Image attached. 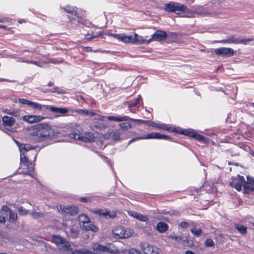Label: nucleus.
I'll return each mask as SVG.
<instances>
[{"instance_id":"7ed1b4c3","label":"nucleus","mask_w":254,"mask_h":254,"mask_svg":"<svg viewBox=\"0 0 254 254\" xmlns=\"http://www.w3.org/2000/svg\"><path fill=\"white\" fill-rule=\"evenodd\" d=\"M123 131L121 129H113L106 133L104 135L98 134L96 136V144L99 145L98 142L100 144V147L102 148L104 144V140L109 138L112 139L114 141H119L121 139V134H122Z\"/></svg>"},{"instance_id":"c9c22d12","label":"nucleus","mask_w":254,"mask_h":254,"mask_svg":"<svg viewBox=\"0 0 254 254\" xmlns=\"http://www.w3.org/2000/svg\"><path fill=\"white\" fill-rule=\"evenodd\" d=\"M190 232L194 236L197 237L201 236L202 233L201 229H198L196 227H193L191 229Z\"/></svg>"},{"instance_id":"de8ad7c7","label":"nucleus","mask_w":254,"mask_h":254,"mask_svg":"<svg viewBox=\"0 0 254 254\" xmlns=\"http://www.w3.org/2000/svg\"><path fill=\"white\" fill-rule=\"evenodd\" d=\"M4 113L7 114H8V115H12V116H15V117L17 116L18 115V112H9L7 110H6L4 111Z\"/></svg>"},{"instance_id":"a211bd4d","label":"nucleus","mask_w":254,"mask_h":254,"mask_svg":"<svg viewBox=\"0 0 254 254\" xmlns=\"http://www.w3.org/2000/svg\"><path fill=\"white\" fill-rule=\"evenodd\" d=\"M96 128H103L107 126V120L105 117L96 114Z\"/></svg>"},{"instance_id":"680f3d73","label":"nucleus","mask_w":254,"mask_h":254,"mask_svg":"<svg viewBox=\"0 0 254 254\" xmlns=\"http://www.w3.org/2000/svg\"><path fill=\"white\" fill-rule=\"evenodd\" d=\"M32 64H35V65H36L37 66H40V67H42L43 66L42 64H40L39 62H37V61L33 62V63H32Z\"/></svg>"},{"instance_id":"69168bd1","label":"nucleus","mask_w":254,"mask_h":254,"mask_svg":"<svg viewBox=\"0 0 254 254\" xmlns=\"http://www.w3.org/2000/svg\"><path fill=\"white\" fill-rule=\"evenodd\" d=\"M103 35V33L101 31L96 32V37L102 36Z\"/></svg>"},{"instance_id":"a19ab883","label":"nucleus","mask_w":254,"mask_h":254,"mask_svg":"<svg viewBox=\"0 0 254 254\" xmlns=\"http://www.w3.org/2000/svg\"><path fill=\"white\" fill-rule=\"evenodd\" d=\"M17 211L19 215L22 216H25L29 213V211L23 208L22 206L18 207L17 208Z\"/></svg>"},{"instance_id":"aec40b11","label":"nucleus","mask_w":254,"mask_h":254,"mask_svg":"<svg viewBox=\"0 0 254 254\" xmlns=\"http://www.w3.org/2000/svg\"><path fill=\"white\" fill-rule=\"evenodd\" d=\"M144 139H169V137L168 136L162 134L157 132H151L144 135Z\"/></svg>"},{"instance_id":"f257e3e1","label":"nucleus","mask_w":254,"mask_h":254,"mask_svg":"<svg viewBox=\"0 0 254 254\" xmlns=\"http://www.w3.org/2000/svg\"><path fill=\"white\" fill-rule=\"evenodd\" d=\"M37 126V130L34 132L33 137L34 139L37 142L45 140L49 137L56 135V134H60L62 135L59 132V131H62L61 130L66 132L65 127H60L57 131L55 132L54 130L48 124H41Z\"/></svg>"},{"instance_id":"79ce46f5","label":"nucleus","mask_w":254,"mask_h":254,"mask_svg":"<svg viewBox=\"0 0 254 254\" xmlns=\"http://www.w3.org/2000/svg\"><path fill=\"white\" fill-rule=\"evenodd\" d=\"M120 127L122 129L127 130L130 129L132 127L131 125L128 123H123L120 124Z\"/></svg>"},{"instance_id":"39448f33","label":"nucleus","mask_w":254,"mask_h":254,"mask_svg":"<svg viewBox=\"0 0 254 254\" xmlns=\"http://www.w3.org/2000/svg\"><path fill=\"white\" fill-rule=\"evenodd\" d=\"M254 41L253 38H247L244 39H240L237 38L235 36L231 35L227 37L225 39L218 41V43H221L223 44H242L244 45H247L249 42Z\"/></svg>"},{"instance_id":"3c124183","label":"nucleus","mask_w":254,"mask_h":254,"mask_svg":"<svg viewBox=\"0 0 254 254\" xmlns=\"http://www.w3.org/2000/svg\"><path fill=\"white\" fill-rule=\"evenodd\" d=\"M107 34L111 37H113L117 39V40H119L120 34H114V33H108Z\"/></svg>"},{"instance_id":"4468645a","label":"nucleus","mask_w":254,"mask_h":254,"mask_svg":"<svg viewBox=\"0 0 254 254\" xmlns=\"http://www.w3.org/2000/svg\"><path fill=\"white\" fill-rule=\"evenodd\" d=\"M166 37V33L165 31L157 30L152 35L151 38L146 42V44L149 43L152 40L159 41L164 40Z\"/></svg>"},{"instance_id":"5fc2aeb1","label":"nucleus","mask_w":254,"mask_h":254,"mask_svg":"<svg viewBox=\"0 0 254 254\" xmlns=\"http://www.w3.org/2000/svg\"><path fill=\"white\" fill-rule=\"evenodd\" d=\"M180 226L183 228H187L189 226V223L186 222H183L180 224Z\"/></svg>"},{"instance_id":"393cba45","label":"nucleus","mask_w":254,"mask_h":254,"mask_svg":"<svg viewBox=\"0 0 254 254\" xmlns=\"http://www.w3.org/2000/svg\"><path fill=\"white\" fill-rule=\"evenodd\" d=\"M96 214H99L100 215H103L106 217L114 218L116 217V213L114 212H109L106 210L100 209L96 210Z\"/></svg>"},{"instance_id":"1a4fd4ad","label":"nucleus","mask_w":254,"mask_h":254,"mask_svg":"<svg viewBox=\"0 0 254 254\" xmlns=\"http://www.w3.org/2000/svg\"><path fill=\"white\" fill-rule=\"evenodd\" d=\"M146 124H147L149 126L153 127L163 130H166L170 131L179 132L178 130H176L175 128H174L173 127H170L169 125H168L164 124H157L150 121H147L146 122Z\"/></svg>"},{"instance_id":"37998d69","label":"nucleus","mask_w":254,"mask_h":254,"mask_svg":"<svg viewBox=\"0 0 254 254\" xmlns=\"http://www.w3.org/2000/svg\"><path fill=\"white\" fill-rule=\"evenodd\" d=\"M9 218L10 220L16 221L17 219V214L16 213L13 212L11 210H9Z\"/></svg>"},{"instance_id":"13d9d810","label":"nucleus","mask_w":254,"mask_h":254,"mask_svg":"<svg viewBox=\"0 0 254 254\" xmlns=\"http://www.w3.org/2000/svg\"><path fill=\"white\" fill-rule=\"evenodd\" d=\"M98 155H99V157H100L101 159H103V160L104 161H105V162H107V161H108V158H107V157L104 156V155H101V154H99V153H98Z\"/></svg>"},{"instance_id":"2eb2a0df","label":"nucleus","mask_w":254,"mask_h":254,"mask_svg":"<svg viewBox=\"0 0 254 254\" xmlns=\"http://www.w3.org/2000/svg\"><path fill=\"white\" fill-rule=\"evenodd\" d=\"M45 118L41 116L36 115H26L22 117V120L30 124H33L37 122H39Z\"/></svg>"},{"instance_id":"864d4df0","label":"nucleus","mask_w":254,"mask_h":254,"mask_svg":"<svg viewBox=\"0 0 254 254\" xmlns=\"http://www.w3.org/2000/svg\"><path fill=\"white\" fill-rule=\"evenodd\" d=\"M5 217L2 214L1 212L0 213V223H4L5 222Z\"/></svg>"},{"instance_id":"4c0bfd02","label":"nucleus","mask_w":254,"mask_h":254,"mask_svg":"<svg viewBox=\"0 0 254 254\" xmlns=\"http://www.w3.org/2000/svg\"><path fill=\"white\" fill-rule=\"evenodd\" d=\"M30 215L34 219H38L41 217H43L45 215L42 212H36L34 211L31 212Z\"/></svg>"},{"instance_id":"338daca9","label":"nucleus","mask_w":254,"mask_h":254,"mask_svg":"<svg viewBox=\"0 0 254 254\" xmlns=\"http://www.w3.org/2000/svg\"><path fill=\"white\" fill-rule=\"evenodd\" d=\"M84 254H95L89 250L85 249V253Z\"/></svg>"},{"instance_id":"58836bf2","label":"nucleus","mask_w":254,"mask_h":254,"mask_svg":"<svg viewBox=\"0 0 254 254\" xmlns=\"http://www.w3.org/2000/svg\"><path fill=\"white\" fill-rule=\"evenodd\" d=\"M89 220V219L87 215H85L84 214H81L78 217L79 222L80 223H82V224L86 223L87 221H88Z\"/></svg>"},{"instance_id":"c03bdc74","label":"nucleus","mask_w":254,"mask_h":254,"mask_svg":"<svg viewBox=\"0 0 254 254\" xmlns=\"http://www.w3.org/2000/svg\"><path fill=\"white\" fill-rule=\"evenodd\" d=\"M205 245L206 247H213L214 245V242L211 239H207L205 241Z\"/></svg>"},{"instance_id":"473e14b6","label":"nucleus","mask_w":254,"mask_h":254,"mask_svg":"<svg viewBox=\"0 0 254 254\" xmlns=\"http://www.w3.org/2000/svg\"><path fill=\"white\" fill-rule=\"evenodd\" d=\"M156 229L160 233H164L168 229V225L164 222H159L157 224Z\"/></svg>"},{"instance_id":"dca6fc26","label":"nucleus","mask_w":254,"mask_h":254,"mask_svg":"<svg viewBox=\"0 0 254 254\" xmlns=\"http://www.w3.org/2000/svg\"><path fill=\"white\" fill-rule=\"evenodd\" d=\"M43 108L50 110L51 112L60 115H64L69 112L68 109L65 108H58L50 106H43Z\"/></svg>"},{"instance_id":"a18cd8bd","label":"nucleus","mask_w":254,"mask_h":254,"mask_svg":"<svg viewBox=\"0 0 254 254\" xmlns=\"http://www.w3.org/2000/svg\"><path fill=\"white\" fill-rule=\"evenodd\" d=\"M85 251L84 249L74 250L72 251V254H84Z\"/></svg>"},{"instance_id":"c85d7f7f","label":"nucleus","mask_w":254,"mask_h":254,"mask_svg":"<svg viewBox=\"0 0 254 254\" xmlns=\"http://www.w3.org/2000/svg\"><path fill=\"white\" fill-rule=\"evenodd\" d=\"M253 191H254V184L246 183L245 181L244 184V193H249Z\"/></svg>"},{"instance_id":"cd10ccee","label":"nucleus","mask_w":254,"mask_h":254,"mask_svg":"<svg viewBox=\"0 0 254 254\" xmlns=\"http://www.w3.org/2000/svg\"><path fill=\"white\" fill-rule=\"evenodd\" d=\"M16 143L17 144V145H18V146L19 148V150L20 151V154H21L22 155V150H25L26 151H27L28 150L34 149V147H33L32 146L30 145L29 144L20 143L19 142H18L17 141H16Z\"/></svg>"},{"instance_id":"20e7f679","label":"nucleus","mask_w":254,"mask_h":254,"mask_svg":"<svg viewBox=\"0 0 254 254\" xmlns=\"http://www.w3.org/2000/svg\"><path fill=\"white\" fill-rule=\"evenodd\" d=\"M113 237L115 239H127L130 237L133 233L132 230L122 226H118L113 231Z\"/></svg>"},{"instance_id":"9d476101","label":"nucleus","mask_w":254,"mask_h":254,"mask_svg":"<svg viewBox=\"0 0 254 254\" xmlns=\"http://www.w3.org/2000/svg\"><path fill=\"white\" fill-rule=\"evenodd\" d=\"M181 134H184L190 137L194 138L198 141H204L205 137L200 134L195 133L192 129H182L179 132Z\"/></svg>"},{"instance_id":"f704fd0d","label":"nucleus","mask_w":254,"mask_h":254,"mask_svg":"<svg viewBox=\"0 0 254 254\" xmlns=\"http://www.w3.org/2000/svg\"><path fill=\"white\" fill-rule=\"evenodd\" d=\"M77 112L80 114L84 115L86 116H94L95 113L94 112L90 111L88 110L80 109L77 111Z\"/></svg>"},{"instance_id":"f8f14e48","label":"nucleus","mask_w":254,"mask_h":254,"mask_svg":"<svg viewBox=\"0 0 254 254\" xmlns=\"http://www.w3.org/2000/svg\"><path fill=\"white\" fill-rule=\"evenodd\" d=\"M58 210L61 213H65L69 214L70 215H73L77 212V208L74 206H63L59 205L57 207Z\"/></svg>"},{"instance_id":"6ab92c4d","label":"nucleus","mask_w":254,"mask_h":254,"mask_svg":"<svg viewBox=\"0 0 254 254\" xmlns=\"http://www.w3.org/2000/svg\"><path fill=\"white\" fill-rule=\"evenodd\" d=\"M128 214L132 217L135 218L142 222H147L149 219L147 216L142 215L135 211H129L127 212Z\"/></svg>"},{"instance_id":"b1692460","label":"nucleus","mask_w":254,"mask_h":254,"mask_svg":"<svg viewBox=\"0 0 254 254\" xmlns=\"http://www.w3.org/2000/svg\"><path fill=\"white\" fill-rule=\"evenodd\" d=\"M140 246L142 251L145 254H151L155 247L146 243H141Z\"/></svg>"},{"instance_id":"6e6d98bb","label":"nucleus","mask_w":254,"mask_h":254,"mask_svg":"<svg viewBox=\"0 0 254 254\" xmlns=\"http://www.w3.org/2000/svg\"><path fill=\"white\" fill-rule=\"evenodd\" d=\"M186 12H188V15H187V17H192L193 13H195V12H193V11H189V10L186 11ZM196 13L198 14V12H196Z\"/></svg>"},{"instance_id":"72a5a7b5","label":"nucleus","mask_w":254,"mask_h":254,"mask_svg":"<svg viewBox=\"0 0 254 254\" xmlns=\"http://www.w3.org/2000/svg\"><path fill=\"white\" fill-rule=\"evenodd\" d=\"M81 227H82L83 229H84L86 231L91 230L92 232H94V226L91 223L89 220L82 224V225H81Z\"/></svg>"},{"instance_id":"a878e982","label":"nucleus","mask_w":254,"mask_h":254,"mask_svg":"<svg viewBox=\"0 0 254 254\" xmlns=\"http://www.w3.org/2000/svg\"><path fill=\"white\" fill-rule=\"evenodd\" d=\"M168 238L175 240L178 242H182L184 245H187L188 246H190L191 244H190L189 241L187 238L184 239L180 236H176L175 235H170L168 237Z\"/></svg>"},{"instance_id":"412c9836","label":"nucleus","mask_w":254,"mask_h":254,"mask_svg":"<svg viewBox=\"0 0 254 254\" xmlns=\"http://www.w3.org/2000/svg\"><path fill=\"white\" fill-rule=\"evenodd\" d=\"M2 125L5 127H11L15 123V120L11 117L4 116L2 118Z\"/></svg>"},{"instance_id":"7c9ffc66","label":"nucleus","mask_w":254,"mask_h":254,"mask_svg":"<svg viewBox=\"0 0 254 254\" xmlns=\"http://www.w3.org/2000/svg\"><path fill=\"white\" fill-rule=\"evenodd\" d=\"M141 99V96H139V97L131 101L130 103L128 105V108L130 112L134 113V111L135 110V109H134V107L136 106V105L138 104L139 101Z\"/></svg>"},{"instance_id":"603ef678","label":"nucleus","mask_w":254,"mask_h":254,"mask_svg":"<svg viewBox=\"0 0 254 254\" xmlns=\"http://www.w3.org/2000/svg\"><path fill=\"white\" fill-rule=\"evenodd\" d=\"M129 254H141L139 251L134 249H131L129 251Z\"/></svg>"},{"instance_id":"0e129e2a","label":"nucleus","mask_w":254,"mask_h":254,"mask_svg":"<svg viewBox=\"0 0 254 254\" xmlns=\"http://www.w3.org/2000/svg\"><path fill=\"white\" fill-rule=\"evenodd\" d=\"M3 211H8L9 212V210H10L6 206H4L2 208Z\"/></svg>"},{"instance_id":"4be33fe9","label":"nucleus","mask_w":254,"mask_h":254,"mask_svg":"<svg viewBox=\"0 0 254 254\" xmlns=\"http://www.w3.org/2000/svg\"><path fill=\"white\" fill-rule=\"evenodd\" d=\"M20 162L22 165L25 166L27 169H28L30 172L33 171L34 166L32 163L29 161L28 157L24 156L23 158L21 154L20 156Z\"/></svg>"},{"instance_id":"0eeeda50","label":"nucleus","mask_w":254,"mask_h":254,"mask_svg":"<svg viewBox=\"0 0 254 254\" xmlns=\"http://www.w3.org/2000/svg\"><path fill=\"white\" fill-rule=\"evenodd\" d=\"M164 10L167 12L179 13L180 11H186V7L181 3L172 1L165 4Z\"/></svg>"},{"instance_id":"ddd939ff","label":"nucleus","mask_w":254,"mask_h":254,"mask_svg":"<svg viewBox=\"0 0 254 254\" xmlns=\"http://www.w3.org/2000/svg\"><path fill=\"white\" fill-rule=\"evenodd\" d=\"M18 101L21 104L27 105L31 108L38 111H41L43 109V106L41 104L33 102L25 99H19Z\"/></svg>"},{"instance_id":"6e6552de","label":"nucleus","mask_w":254,"mask_h":254,"mask_svg":"<svg viewBox=\"0 0 254 254\" xmlns=\"http://www.w3.org/2000/svg\"><path fill=\"white\" fill-rule=\"evenodd\" d=\"M245 183V180L244 177L238 175L236 177L232 178V181L230 183V185L237 190L241 191Z\"/></svg>"},{"instance_id":"09e8293b","label":"nucleus","mask_w":254,"mask_h":254,"mask_svg":"<svg viewBox=\"0 0 254 254\" xmlns=\"http://www.w3.org/2000/svg\"><path fill=\"white\" fill-rule=\"evenodd\" d=\"M151 254H163L161 251L158 248L155 247Z\"/></svg>"},{"instance_id":"423d86ee","label":"nucleus","mask_w":254,"mask_h":254,"mask_svg":"<svg viewBox=\"0 0 254 254\" xmlns=\"http://www.w3.org/2000/svg\"><path fill=\"white\" fill-rule=\"evenodd\" d=\"M52 239L54 243L59 249L63 251H67L70 248L69 243L60 235H53Z\"/></svg>"},{"instance_id":"ea45409f","label":"nucleus","mask_w":254,"mask_h":254,"mask_svg":"<svg viewBox=\"0 0 254 254\" xmlns=\"http://www.w3.org/2000/svg\"><path fill=\"white\" fill-rule=\"evenodd\" d=\"M78 235V231L77 229L75 228H71L70 229V233L69 235L71 237L73 238H77Z\"/></svg>"},{"instance_id":"49530a36","label":"nucleus","mask_w":254,"mask_h":254,"mask_svg":"<svg viewBox=\"0 0 254 254\" xmlns=\"http://www.w3.org/2000/svg\"><path fill=\"white\" fill-rule=\"evenodd\" d=\"M129 120L131 121H133L137 122L139 124H146V122L147 121L143 120H140V119H135L133 118H130L129 117Z\"/></svg>"},{"instance_id":"bf43d9fd","label":"nucleus","mask_w":254,"mask_h":254,"mask_svg":"<svg viewBox=\"0 0 254 254\" xmlns=\"http://www.w3.org/2000/svg\"><path fill=\"white\" fill-rule=\"evenodd\" d=\"M247 182L246 183H253L254 184V179L252 178H250L249 176L247 177Z\"/></svg>"},{"instance_id":"e2e57ef3","label":"nucleus","mask_w":254,"mask_h":254,"mask_svg":"<svg viewBox=\"0 0 254 254\" xmlns=\"http://www.w3.org/2000/svg\"><path fill=\"white\" fill-rule=\"evenodd\" d=\"M79 199H80V201L83 202H87V198L86 197H80Z\"/></svg>"},{"instance_id":"774afa93","label":"nucleus","mask_w":254,"mask_h":254,"mask_svg":"<svg viewBox=\"0 0 254 254\" xmlns=\"http://www.w3.org/2000/svg\"><path fill=\"white\" fill-rule=\"evenodd\" d=\"M185 254H195L193 252L188 250L186 251Z\"/></svg>"},{"instance_id":"2f4dec72","label":"nucleus","mask_w":254,"mask_h":254,"mask_svg":"<svg viewBox=\"0 0 254 254\" xmlns=\"http://www.w3.org/2000/svg\"><path fill=\"white\" fill-rule=\"evenodd\" d=\"M147 41H148V40H145L143 39L142 37L138 35L136 33H134V36L133 37L132 43H138L139 44H144V43H146Z\"/></svg>"},{"instance_id":"052dcab7","label":"nucleus","mask_w":254,"mask_h":254,"mask_svg":"<svg viewBox=\"0 0 254 254\" xmlns=\"http://www.w3.org/2000/svg\"><path fill=\"white\" fill-rule=\"evenodd\" d=\"M32 172H30V171L29 170L28 171H22L20 173H19L20 174H23V175H31V173Z\"/></svg>"},{"instance_id":"8fccbe9b","label":"nucleus","mask_w":254,"mask_h":254,"mask_svg":"<svg viewBox=\"0 0 254 254\" xmlns=\"http://www.w3.org/2000/svg\"><path fill=\"white\" fill-rule=\"evenodd\" d=\"M140 139H144V136L143 135L142 136H139V137H135V138H133L132 139H131V140H129V143H130L134 141H136V140H140Z\"/></svg>"},{"instance_id":"f3484780","label":"nucleus","mask_w":254,"mask_h":254,"mask_svg":"<svg viewBox=\"0 0 254 254\" xmlns=\"http://www.w3.org/2000/svg\"><path fill=\"white\" fill-rule=\"evenodd\" d=\"M64 9L66 12L69 13L72 15H74L75 16L77 17V20L79 23H83L82 18L78 15L75 8L69 5H66L64 7Z\"/></svg>"},{"instance_id":"c756f323","label":"nucleus","mask_w":254,"mask_h":254,"mask_svg":"<svg viewBox=\"0 0 254 254\" xmlns=\"http://www.w3.org/2000/svg\"><path fill=\"white\" fill-rule=\"evenodd\" d=\"M133 36H127L125 34H120L119 41H122L125 43H132Z\"/></svg>"},{"instance_id":"9b49d317","label":"nucleus","mask_w":254,"mask_h":254,"mask_svg":"<svg viewBox=\"0 0 254 254\" xmlns=\"http://www.w3.org/2000/svg\"><path fill=\"white\" fill-rule=\"evenodd\" d=\"M215 53L218 56L231 57L235 52L231 48L221 47L215 49Z\"/></svg>"},{"instance_id":"5701e85b","label":"nucleus","mask_w":254,"mask_h":254,"mask_svg":"<svg viewBox=\"0 0 254 254\" xmlns=\"http://www.w3.org/2000/svg\"><path fill=\"white\" fill-rule=\"evenodd\" d=\"M114 251L110 248L98 245L96 247V254H107L114 253Z\"/></svg>"},{"instance_id":"4d7b16f0","label":"nucleus","mask_w":254,"mask_h":254,"mask_svg":"<svg viewBox=\"0 0 254 254\" xmlns=\"http://www.w3.org/2000/svg\"><path fill=\"white\" fill-rule=\"evenodd\" d=\"M2 81H7V82H15V81L14 80H8V79H5V78H0V82H2Z\"/></svg>"},{"instance_id":"e433bc0d","label":"nucleus","mask_w":254,"mask_h":254,"mask_svg":"<svg viewBox=\"0 0 254 254\" xmlns=\"http://www.w3.org/2000/svg\"><path fill=\"white\" fill-rule=\"evenodd\" d=\"M235 228L242 235L246 234L247 233V228L242 225L236 224Z\"/></svg>"},{"instance_id":"f03ea898","label":"nucleus","mask_w":254,"mask_h":254,"mask_svg":"<svg viewBox=\"0 0 254 254\" xmlns=\"http://www.w3.org/2000/svg\"><path fill=\"white\" fill-rule=\"evenodd\" d=\"M65 129L66 130V132H64V131H63V130H61L62 131H59V132L61 133L62 136H68L71 138H73L75 140L79 141L89 142L94 141L95 137L93 132L85 131L82 134H79L75 132L68 133V132L70 131V128L67 126L65 127Z\"/></svg>"},{"instance_id":"bb28decb","label":"nucleus","mask_w":254,"mask_h":254,"mask_svg":"<svg viewBox=\"0 0 254 254\" xmlns=\"http://www.w3.org/2000/svg\"><path fill=\"white\" fill-rule=\"evenodd\" d=\"M108 119L109 121H115L117 122L129 121V117L127 116H109Z\"/></svg>"}]
</instances>
